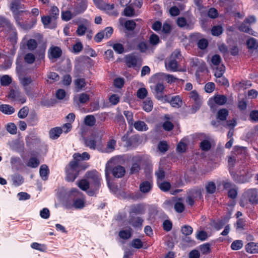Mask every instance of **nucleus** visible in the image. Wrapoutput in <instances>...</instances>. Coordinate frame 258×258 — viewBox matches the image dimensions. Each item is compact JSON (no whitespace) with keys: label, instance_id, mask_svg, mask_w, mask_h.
Returning <instances> with one entry per match:
<instances>
[{"label":"nucleus","instance_id":"obj_1","mask_svg":"<svg viewBox=\"0 0 258 258\" xmlns=\"http://www.w3.org/2000/svg\"><path fill=\"white\" fill-rule=\"evenodd\" d=\"M86 177L90 184V189L87 191V194L89 196H94L101 185L100 175L97 171L94 170L87 172Z\"/></svg>","mask_w":258,"mask_h":258},{"label":"nucleus","instance_id":"obj_2","mask_svg":"<svg viewBox=\"0 0 258 258\" xmlns=\"http://www.w3.org/2000/svg\"><path fill=\"white\" fill-rule=\"evenodd\" d=\"M102 137L100 131H94L90 136L84 139L85 145L90 149L100 151L102 146Z\"/></svg>","mask_w":258,"mask_h":258},{"label":"nucleus","instance_id":"obj_3","mask_svg":"<svg viewBox=\"0 0 258 258\" xmlns=\"http://www.w3.org/2000/svg\"><path fill=\"white\" fill-rule=\"evenodd\" d=\"M69 199L73 201V203L67 205L69 208L74 207L76 209H82L85 207V197L83 194L76 188H72L70 191Z\"/></svg>","mask_w":258,"mask_h":258},{"label":"nucleus","instance_id":"obj_4","mask_svg":"<svg viewBox=\"0 0 258 258\" xmlns=\"http://www.w3.org/2000/svg\"><path fill=\"white\" fill-rule=\"evenodd\" d=\"M245 201H248L254 205L258 203V190L256 188H250L246 190L242 195L240 204L242 207L245 206Z\"/></svg>","mask_w":258,"mask_h":258},{"label":"nucleus","instance_id":"obj_5","mask_svg":"<svg viewBox=\"0 0 258 258\" xmlns=\"http://www.w3.org/2000/svg\"><path fill=\"white\" fill-rule=\"evenodd\" d=\"M25 13L26 14L29 13L28 11H20L19 12L13 14L14 18L15 20L16 25L23 30H28L32 28L36 24L37 20L34 19L31 23V24H28L24 21L22 13Z\"/></svg>","mask_w":258,"mask_h":258},{"label":"nucleus","instance_id":"obj_6","mask_svg":"<svg viewBox=\"0 0 258 258\" xmlns=\"http://www.w3.org/2000/svg\"><path fill=\"white\" fill-rule=\"evenodd\" d=\"M80 165L77 161H71L66 168V180L68 181H73L79 174Z\"/></svg>","mask_w":258,"mask_h":258},{"label":"nucleus","instance_id":"obj_7","mask_svg":"<svg viewBox=\"0 0 258 258\" xmlns=\"http://www.w3.org/2000/svg\"><path fill=\"white\" fill-rule=\"evenodd\" d=\"M202 198L201 189L199 187H195L190 189L188 192L186 202L189 205L192 206L194 204L196 201L200 200Z\"/></svg>","mask_w":258,"mask_h":258},{"label":"nucleus","instance_id":"obj_8","mask_svg":"<svg viewBox=\"0 0 258 258\" xmlns=\"http://www.w3.org/2000/svg\"><path fill=\"white\" fill-rule=\"evenodd\" d=\"M189 97L194 102V104L192 106V109L193 112H195L199 110L201 105L202 99L195 90L192 91L189 93Z\"/></svg>","mask_w":258,"mask_h":258},{"label":"nucleus","instance_id":"obj_9","mask_svg":"<svg viewBox=\"0 0 258 258\" xmlns=\"http://www.w3.org/2000/svg\"><path fill=\"white\" fill-rule=\"evenodd\" d=\"M225 72V66H221L217 71L214 72V76L216 78V82L222 85L226 86L228 84V80L223 77Z\"/></svg>","mask_w":258,"mask_h":258},{"label":"nucleus","instance_id":"obj_10","mask_svg":"<svg viewBox=\"0 0 258 258\" xmlns=\"http://www.w3.org/2000/svg\"><path fill=\"white\" fill-rule=\"evenodd\" d=\"M9 98L14 101L21 104L24 103L26 101V98L25 95L17 90H11L9 94Z\"/></svg>","mask_w":258,"mask_h":258},{"label":"nucleus","instance_id":"obj_11","mask_svg":"<svg viewBox=\"0 0 258 258\" xmlns=\"http://www.w3.org/2000/svg\"><path fill=\"white\" fill-rule=\"evenodd\" d=\"M164 88L163 84L160 83H157L155 87V93L156 98L163 102H166L167 101V96L163 95Z\"/></svg>","mask_w":258,"mask_h":258},{"label":"nucleus","instance_id":"obj_12","mask_svg":"<svg viewBox=\"0 0 258 258\" xmlns=\"http://www.w3.org/2000/svg\"><path fill=\"white\" fill-rule=\"evenodd\" d=\"M125 61L126 65L129 68H134L138 64L141 65V60L139 58L134 54L126 55L125 57Z\"/></svg>","mask_w":258,"mask_h":258},{"label":"nucleus","instance_id":"obj_13","mask_svg":"<svg viewBox=\"0 0 258 258\" xmlns=\"http://www.w3.org/2000/svg\"><path fill=\"white\" fill-rule=\"evenodd\" d=\"M62 50L60 47L56 46H51L48 51V55L49 59L54 61L61 56Z\"/></svg>","mask_w":258,"mask_h":258},{"label":"nucleus","instance_id":"obj_14","mask_svg":"<svg viewBox=\"0 0 258 258\" xmlns=\"http://www.w3.org/2000/svg\"><path fill=\"white\" fill-rule=\"evenodd\" d=\"M37 42L36 40L30 39L27 40V36H25L21 42L20 47L22 48L27 46L30 51H32L37 48Z\"/></svg>","mask_w":258,"mask_h":258},{"label":"nucleus","instance_id":"obj_15","mask_svg":"<svg viewBox=\"0 0 258 258\" xmlns=\"http://www.w3.org/2000/svg\"><path fill=\"white\" fill-rule=\"evenodd\" d=\"M223 187L228 189V196L231 199H235L237 196V188L236 186L233 185L228 181H224L223 183Z\"/></svg>","mask_w":258,"mask_h":258},{"label":"nucleus","instance_id":"obj_16","mask_svg":"<svg viewBox=\"0 0 258 258\" xmlns=\"http://www.w3.org/2000/svg\"><path fill=\"white\" fill-rule=\"evenodd\" d=\"M236 159L234 156H230L229 157L228 160V163L230 169L229 172L232 178L235 181L238 182L242 183L244 182V181L240 179V177H239L238 175L235 174L233 171H232V168L234 166L235 163H236Z\"/></svg>","mask_w":258,"mask_h":258},{"label":"nucleus","instance_id":"obj_17","mask_svg":"<svg viewBox=\"0 0 258 258\" xmlns=\"http://www.w3.org/2000/svg\"><path fill=\"white\" fill-rule=\"evenodd\" d=\"M112 163V160H109L106 164L109 163V168L111 169V170L109 171V174L111 173H112L113 175L115 177L120 178L122 177L125 174V170L123 167L118 165L114 167L113 169L111 168L110 164Z\"/></svg>","mask_w":258,"mask_h":258},{"label":"nucleus","instance_id":"obj_18","mask_svg":"<svg viewBox=\"0 0 258 258\" xmlns=\"http://www.w3.org/2000/svg\"><path fill=\"white\" fill-rule=\"evenodd\" d=\"M227 101V98L224 95H216L213 98H210L208 101V104L211 108H213L214 104L219 105L224 104Z\"/></svg>","mask_w":258,"mask_h":258},{"label":"nucleus","instance_id":"obj_19","mask_svg":"<svg viewBox=\"0 0 258 258\" xmlns=\"http://www.w3.org/2000/svg\"><path fill=\"white\" fill-rule=\"evenodd\" d=\"M5 33H6L8 39L12 43H16L18 39L17 33L16 29L14 27L13 24L11 25V27H10V28H9Z\"/></svg>","mask_w":258,"mask_h":258},{"label":"nucleus","instance_id":"obj_20","mask_svg":"<svg viewBox=\"0 0 258 258\" xmlns=\"http://www.w3.org/2000/svg\"><path fill=\"white\" fill-rule=\"evenodd\" d=\"M20 82L23 85L26 94L28 96H32L31 87L29 85L32 83V80L30 77H25L20 79Z\"/></svg>","mask_w":258,"mask_h":258},{"label":"nucleus","instance_id":"obj_21","mask_svg":"<svg viewBox=\"0 0 258 258\" xmlns=\"http://www.w3.org/2000/svg\"><path fill=\"white\" fill-rule=\"evenodd\" d=\"M53 18L49 16H43L41 17V21L45 28L52 29L55 27V23Z\"/></svg>","mask_w":258,"mask_h":258},{"label":"nucleus","instance_id":"obj_22","mask_svg":"<svg viewBox=\"0 0 258 258\" xmlns=\"http://www.w3.org/2000/svg\"><path fill=\"white\" fill-rule=\"evenodd\" d=\"M82 24H79L76 33L78 35L81 36L84 35L87 32L88 27L90 25V23L87 20L83 19Z\"/></svg>","mask_w":258,"mask_h":258},{"label":"nucleus","instance_id":"obj_23","mask_svg":"<svg viewBox=\"0 0 258 258\" xmlns=\"http://www.w3.org/2000/svg\"><path fill=\"white\" fill-rule=\"evenodd\" d=\"M133 163L130 169V173L131 174H135L138 173L140 170V164L141 158L139 156L135 157L133 158Z\"/></svg>","mask_w":258,"mask_h":258},{"label":"nucleus","instance_id":"obj_24","mask_svg":"<svg viewBox=\"0 0 258 258\" xmlns=\"http://www.w3.org/2000/svg\"><path fill=\"white\" fill-rule=\"evenodd\" d=\"M211 66L213 70L217 71L221 66H224L221 63V58L218 54L214 55L211 60Z\"/></svg>","mask_w":258,"mask_h":258},{"label":"nucleus","instance_id":"obj_25","mask_svg":"<svg viewBox=\"0 0 258 258\" xmlns=\"http://www.w3.org/2000/svg\"><path fill=\"white\" fill-rule=\"evenodd\" d=\"M155 77L159 79H164L168 83H172L175 82L178 80L172 75L167 74L165 73H160L156 74Z\"/></svg>","mask_w":258,"mask_h":258},{"label":"nucleus","instance_id":"obj_26","mask_svg":"<svg viewBox=\"0 0 258 258\" xmlns=\"http://www.w3.org/2000/svg\"><path fill=\"white\" fill-rule=\"evenodd\" d=\"M165 67L167 71L176 72L177 71V62L175 59L170 58L166 60Z\"/></svg>","mask_w":258,"mask_h":258},{"label":"nucleus","instance_id":"obj_27","mask_svg":"<svg viewBox=\"0 0 258 258\" xmlns=\"http://www.w3.org/2000/svg\"><path fill=\"white\" fill-rule=\"evenodd\" d=\"M153 183L151 181H144L140 184V190L143 194L150 191L152 188Z\"/></svg>","mask_w":258,"mask_h":258},{"label":"nucleus","instance_id":"obj_28","mask_svg":"<svg viewBox=\"0 0 258 258\" xmlns=\"http://www.w3.org/2000/svg\"><path fill=\"white\" fill-rule=\"evenodd\" d=\"M164 119L166 120L163 123L162 126L164 130L166 131H170L173 128V124L170 120H173V117L170 115H165Z\"/></svg>","mask_w":258,"mask_h":258},{"label":"nucleus","instance_id":"obj_29","mask_svg":"<svg viewBox=\"0 0 258 258\" xmlns=\"http://www.w3.org/2000/svg\"><path fill=\"white\" fill-rule=\"evenodd\" d=\"M20 0H12L10 5V9L13 14L19 12L20 9L24 8V5H21Z\"/></svg>","mask_w":258,"mask_h":258},{"label":"nucleus","instance_id":"obj_30","mask_svg":"<svg viewBox=\"0 0 258 258\" xmlns=\"http://www.w3.org/2000/svg\"><path fill=\"white\" fill-rule=\"evenodd\" d=\"M90 155L87 152H83L82 154L77 153L73 155L74 161H77L80 165V162L84 160H88L90 159Z\"/></svg>","mask_w":258,"mask_h":258},{"label":"nucleus","instance_id":"obj_31","mask_svg":"<svg viewBox=\"0 0 258 258\" xmlns=\"http://www.w3.org/2000/svg\"><path fill=\"white\" fill-rule=\"evenodd\" d=\"M192 65L198 67V71L204 72L206 69L205 63L201 59L195 58L192 59Z\"/></svg>","mask_w":258,"mask_h":258},{"label":"nucleus","instance_id":"obj_32","mask_svg":"<svg viewBox=\"0 0 258 258\" xmlns=\"http://www.w3.org/2000/svg\"><path fill=\"white\" fill-rule=\"evenodd\" d=\"M166 102H169L171 105L175 108H179L181 107L182 103L181 98L179 96L172 97L170 100H169L167 99V101Z\"/></svg>","mask_w":258,"mask_h":258},{"label":"nucleus","instance_id":"obj_33","mask_svg":"<svg viewBox=\"0 0 258 258\" xmlns=\"http://www.w3.org/2000/svg\"><path fill=\"white\" fill-rule=\"evenodd\" d=\"M246 251L249 253H258V243L249 242L245 245Z\"/></svg>","mask_w":258,"mask_h":258},{"label":"nucleus","instance_id":"obj_34","mask_svg":"<svg viewBox=\"0 0 258 258\" xmlns=\"http://www.w3.org/2000/svg\"><path fill=\"white\" fill-rule=\"evenodd\" d=\"M111 170V169L109 168V163L106 165L105 167V176H106V179L107 182V185L110 190H111L112 192L115 191V188L114 186V185L110 182L109 181V171Z\"/></svg>","mask_w":258,"mask_h":258},{"label":"nucleus","instance_id":"obj_35","mask_svg":"<svg viewBox=\"0 0 258 258\" xmlns=\"http://www.w3.org/2000/svg\"><path fill=\"white\" fill-rule=\"evenodd\" d=\"M87 8V3L86 1H83L78 4L76 6L74 13L75 15L83 13Z\"/></svg>","mask_w":258,"mask_h":258},{"label":"nucleus","instance_id":"obj_36","mask_svg":"<svg viewBox=\"0 0 258 258\" xmlns=\"http://www.w3.org/2000/svg\"><path fill=\"white\" fill-rule=\"evenodd\" d=\"M12 25L9 20L0 16V29H2V31L5 32L10 27H11Z\"/></svg>","mask_w":258,"mask_h":258},{"label":"nucleus","instance_id":"obj_37","mask_svg":"<svg viewBox=\"0 0 258 258\" xmlns=\"http://www.w3.org/2000/svg\"><path fill=\"white\" fill-rule=\"evenodd\" d=\"M49 170L47 165L43 164L42 165L39 169V174L43 180H46L48 178V175Z\"/></svg>","mask_w":258,"mask_h":258},{"label":"nucleus","instance_id":"obj_38","mask_svg":"<svg viewBox=\"0 0 258 258\" xmlns=\"http://www.w3.org/2000/svg\"><path fill=\"white\" fill-rule=\"evenodd\" d=\"M239 29L240 31L248 33L249 34L253 35L255 36L257 34V33L253 31L248 25H247V23H245V21L239 26Z\"/></svg>","mask_w":258,"mask_h":258},{"label":"nucleus","instance_id":"obj_39","mask_svg":"<svg viewBox=\"0 0 258 258\" xmlns=\"http://www.w3.org/2000/svg\"><path fill=\"white\" fill-rule=\"evenodd\" d=\"M61 133L62 129L59 127H55L50 131L49 137L53 140L56 139L60 136Z\"/></svg>","mask_w":258,"mask_h":258},{"label":"nucleus","instance_id":"obj_40","mask_svg":"<svg viewBox=\"0 0 258 258\" xmlns=\"http://www.w3.org/2000/svg\"><path fill=\"white\" fill-rule=\"evenodd\" d=\"M134 126L136 130L138 131H146L148 129L147 125L143 121H137L134 124Z\"/></svg>","mask_w":258,"mask_h":258},{"label":"nucleus","instance_id":"obj_41","mask_svg":"<svg viewBox=\"0 0 258 258\" xmlns=\"http://www.w3.org/2000/svg\"><path fill=\"white\" fill-rule=\"evenodd\" d=\"M143 220L139 217H134L129 220V223L135 228H141L143 223Z\"/></svg>","mask_w":258,"mask_h":258},{"label":"nucleus","instance_id":"obj_42","mask_svg":"<svg viewBox=\"0 0 258 258\" xmlns=\"http://www.w3.org/2000/svg\"><path fill=\"white\" fill-rule=\"evenodd\" d=\"M39 164L40 161L38 158L35 156H32L28 160L27 166L29 167L35 168L37 167Z\"/></svg>","mask_w":258,"mask_h":258},{"label":"nucleus","instance_id":"obj_43","mask_svg":"<svg viewBox=\"0 0 258 258\" xmlns=\"http://www.w3.org/2000/svg\"><path fill=\"white\" fill-rule=\"evenodd\" d=\"M0 110L6 114H12L15 112L14 108L8 104L0 105Z\"/></svg>","mask_w":258,"mask_h":258},{"label":"nucleus","instance_id":"obj_44","mask_svg":"<svg viewBox=\"0 0 258 258\" xmlns=\"http://www.w3.org/2000/svg\"><path fill=\"white\" fill-rule=\"evenodd\" d=\"M77 99L80 103H85L89 100V96L85 93H82L74 97V100L75 101H76Z\"/></svg>","mask_w":258,"mask_h":258},{"label":"nucleus","instance_id":"obj_45","mask_svg":"<svg viewBox=\"0 0 258 258\" xmlns=\"http://www.w3.org/2000/svg\"><path fill=\"white\" fill-rule=\"evenodd\" d=\"M153 104L152 100L150 98H147L143 103V109L147 111L150 112L152 110L153 108Z\"/></svg>","mask_w":258,"mask_h":258},{"label":"nucleus","instance_id":"obj_46","mask_svg":"<svg viewBox=\"0 0 258 258\" xmlns=\"http://www.w3.org/2000/svg\"><path fill=\"white\" fill-rule=\"evenodd\" d=\"M132 229L120 230L119 232V236L123 239H127L132 236Z\"/></svg>","mask_w":258,"mask_h":258},{"label":"nucleus","instance_id":"obj_47","mask_svg":"<svg viewBox=\"0 0 258 258\" xmlns=\"http://www.w3.org/2000/svg\"><path fill=\"white\" fill-rule=\"evenodd\" d=\"M12 181L15 186H19L24 181L23 177L19 174H15L12 177Z\"/></svg>","mask_w":258,"mask_h":258},{"label":"nucleus","instance_id":"obj_48","mask_svg":"<svg viewBox=\"0 0 258 258\" xmlns=\"http://www.w3.org/2000/svg\"><path fill=\"white\" fill-rule=\"evenodd\" d=\"M206 192L209 194H214L216 189L215 183L213 181H209L207 182L205 186Z\"/></svg>","mask_w":258,"mask_h":258},{"label":"nucleus","instance_id":"obj_49","mask_svg":"<svg viewBox=\"0 0 258 258\" xmlns=\"http://www.w3.org/2000/svg\"><path fill=\"white\" fill-rule=\"evenodd\" d=\"M78 186L83 190L87 191L90 189V184L87 179H82L78 183Z\"/></svg>","mask_w":258,"mask_h":258},{"label":"nucleus","instance_id":"obj_50","mask_svg":"<svg viewBox=\"0 0 258 258\" xmlns=\"http://www.w3.org/2000/svg\"><path fill=\"white\" fill-rule=\"evenodd\" d=\"M247 47L250 49H256L258 48V42L253 38H250L247 40Z\"/></svg>","mask_w":258,"mask_h":258},{"label":"nucleus","instance_id":"obj_51","mask_svg":"<svg viewBox=\"0 0 258 258\" xmlns=\"http://www.w3.org/2000/svg\"><path fill=\"white\" fill-rule=\"evenodd\" d=\"M75 85L77 89V91H79L85 87L86 83L84 79L79 78L75 80Z\"/></svg>","mask_w":258,"mask_h":258},{"label":"nucleus","instance_id":"obj_52","mask_svg":"<svg viewBox=\"0 0 258 258\" xmlns=\"http://www.w3.org/2000/svg\"><path fill=\"white\" fill-rule=\"evenodd\" d=\"M95 118L92 115H87L84 119V123L88 126H93L95 123Z\"/></svg>","mask_w":258,"mask_h":258},{"label":"nucleus","instance_id":"obj_53","mask_svg":"<svg viewBox=\"0 0 258 258\" xmlns=\"http://www.w3.org/2000/svg\"><path fill=\"white\" fill-rule=\"evenodd\" d=\"M228 115V111L226 109H221L217 113V119L224 120Z\"/></svg>","mask_w":258,"mask_h":258},{"label":"nucleus","instance_id":"obj_54","mask_svg":"<svg viewBox=\"0 0 258 258\" xmlns=\"http://www.w3.org/2000/svg\"><path fill=\"white\" fill-rule=\"evenodd\" d=\"M73 15H75L74 13H72L69 10L62 11L61 12V18L62 20L64 21H69L72 18Z\"/></svg>","mask_w":258,"mask_h":258},{"label":"nucleus","instance_id":"obj_55","mask_svg":"<svg viewBox=\"0 0 258 258\" xmlns=\"http://www.w3.org/2000/svg\"><path fill=\"white\" fill-rule=\"evenodd\" d=\"M31 247L33 249L38 250L40 251H44L46 249L45 245L37 242H33L31 244Z\"/></svg>","mask_w":258,"mask_h":258},{"label":"nucleus","instance_id":"obj_56","mask_svg":"<svg viewBox=\"0 0 258 258\" xmlns=\"http://www.w3.org/2000/svg\"><path fill=\"white\" fill-rule=\"evenodd\" d=\"M124 15L127 17H132L135 16V10L132 7V4L127 6L124 10Z\"/></svg>","mask_w":258,"mask_h":258},{"label":"nucleus","instance_id":"obj_57","mask_svg":"<svg viewBox=\"0 0 258 258\" xmlns=\"http://www.w3.org/2000/svg\"><path fill=\"white\" fill-rule=\"evenodd\" d=\"M158 185L159 188L164 191H168L170 188V184L168 182L166 181H158Z\"/></svg>","mask_w":258,"mask_h":258},{"label":"nucleus","instance_id":"obj_58","mask_svg":"<svg viewBox=\"0 0 258 258\" xmlns=\"http://www.w3.org/2000/svg\"><path fill=\"white\" fill-rule=\"evenodd\" d=\"M200 147L203 151H208L211 147V142L208 140H204L201 143Z\"/></svg>","mask_w":258,"mask_h":258},{"label":"nucleus","instance_id":"obj_59","mask_svg":"<svg viewBox=\"0 0 258 258\" xmlns=\"http://www.w3.org/2000/svg\"><path fill=\"white\" fill-rule=\"evenodd\" d=\"M143 242L139 238L134 239L131 242V246L135 248H141L143 247Z\"/></svg>","mask_w":258,"mask_h":258},{"label":"nucleus","instance_id":"obj_60","mask_svg":"<svg viewBox=\"0 0 258 258\" xmlns=\"http://www.w3.org/2000/svg\"><path fill=\"white\" fill-rule=\"evenodd\" d=\"M7 131L12 135H15L17 133V127L14 123H9L6 125Z\"/></svg>","mask_w":258,"mask_h":258},{"label":"nucleus","instance_id":"obj_61","mask_svg":"<svg viewBox=\"0 0 258 258\" xmlns=\"http://www.w3.org/2000/svg\"><path fill=\"white\" fill-rule=\"evenodd\" d=\"M138 48L142 52H148L150 51L149 46L144 42H140L138 45Z\"/></svg>","mask_w":258,"mask_h":258},{"label":"nucleus","instance_id":"obj_62","mask_svg":"<svg viewBox=\"0 0 258 258\" xmlns=\"http://www.w3.org/2000/svg\"><path fill=\"white\" fill-rule=\"evenodd\" d=\"M243 246V243L241 240H237L234 241L231 244V248L232 249L236 250L240 249Z\"/></svg>","mask_w":258,"mask_h":258},{"label":"nucleus","instance_id":"obj_63","mask_svg":"<svg viewBox=\"0 0 258 258\" xmlns=\"http://www.w3.org/2000/svg\"><path fill=\"white\" fill-rule=\"evenodd\" d=\"M59 10L57 7L52 6L51 7L49 11V16L53 18L54 20H55L59 15Z\"/></svg>","mask_w":258,"mask_h":258},{"label":"nucleus","instance_id":"obj_64","mask_svg":"<svg viewBox=\"0 0 258 258\" xmlns=\"http://www.w3.org/2000/svg\"><path fill=\"white\" fill-rule=\"evenodd\" d=\"M113 50L118 54H121L124 52V47L120 43H115L112 45Z\"/></svg>","mask_w":258,"mask_h":258}]
</instances>
